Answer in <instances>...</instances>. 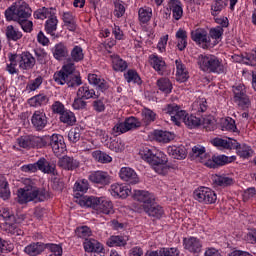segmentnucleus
<instances>
[{"label": "nucleus", "mask_w": 256, "mask_h": 256, "mask_svg": "<svg viewBox=\"0 0 256 256\" xmlns=\"http://www.w3.org/2000/svg\"><path fill=\"white\" fill-rule=\"evenodd\" d=\"M68 139L71 143H77L81 139V128L76 127L69 131Z\"/></svg>", "instance_id": "338daca9"}, {"label": "nucleus", "mask_w": 256, "mask_h": 256, "mask_svg": "<svg viewBox=\"0 0 256 256\" xmlns=\"http://www.w3.org/2000/svg\"><path fill=\"white\" fill-rule=\"evenodd\" d=\"M197 64L204 73H216V75L227 73V66L223 60L213 54H200Z\"/></svg>", "instance_id": "423d86ee"}, {"label": "nucleus", "mask_w": 256, "mask_h": 256, "mask_svg": "<svg viewBox=\"0 0 256 256\" xmlns=\"http://www.w3.org/2000/svg\"><path fill=\"white\" fill-rule=\"evenodd\" d=\"M88 82L90 85H94L99 89V91H107L109 89V83H107V80L103 79V77L97 75V74H88Z\"/></svg>", "instance_id": "5701e85b"}, {"label": "nucleus", "mask_w": 256, "mask_h": 256, "mask_svg": "<svg viewBox=\"0 0 256 256\" xmlns=\"http://www.w3.org/2000/svg\"><path fill=\"white\" fill-rule=\"evenodd\" d=\"M61 123H65V125L73 126L74 123H77V117H75V113L70 110H66L60 116Z\"/></svg>", "instance_id": "8fccbe9b"}, {"label": "nucleus", "mask_w": 256, "mask_h": 256, "mask_svg": "<svg viewBox=\"0 0 256 256\" xmlns=\"http://www.w3.org/2000/svg\"><path fill=\"white\" fill-rule=\"evenodd\" d=\"M109 149L115 153H121V151H125V143L120 139L112 140L109 143Z\"/></svg>", "instance_id": "e2e57ef3"}, {"label": "nucleus", "mask_w": 256, "mask_h": 256, "mask_svg": "<svg viewBox=\"0 0 256 256\" xmlns=\"http://www.w3.org/2000/svg\"><path fill=\"white\" fill-rule=\"evenodd\" d=\"M37 165L38 171L46 173L47 175H57V166L43 157L37 161Z\"/></svg>", "instance_id": "412c9836"}, {"label": "nucleus", "mask_w": 256, "mask_h": 256, "mask_svg": "<svg viewBox=\"0 0 256 256\" xmlns=\"http://www.w3.org/2000/svg\"><path fill=\"white\" fill-rule=\"evenodd\" d=\"M8 58L10 63L7 64L6 66V71L10 73V75H15L17 73V54L9 53Z\"/></svg>", "instance_id": "864d4df0"}, {"label": "nucleus", "mask_w": 256, "mask_h": 256, "mask_svg": "<svg viewBox=\"0 0 256 256\" xmlns=\"http://www.w3.org/2000/svg\"><path fill=\"white\" fill-rule=\"evenodd\" d=\"M176 39L179 51H185V49H187V31L180 28L176 32Z\"/></svg>", "instance_id": "79ce46f5"}, {"label": "nucleus", "mask_w": 256, "mask_h": 256, "mask_svg": "<svg viewBox=\"0 0 256 256\" xmlns=\"http://www.w3.org/2000/svg\"><path fill=\"white\" fill-rule=\"evenodd\" d=\"M192 111H196V113H205V111H207V99L198 98L194 101L192 103Z\"/></svg>", "instance_id": "603ef678"}, {"label": "nucleus", "mask_w": 256, "mask_h": 256, "mask_svg": "<svg viewBox=\"0 0 256 256\" xmlns=\"http://www.w3.org/2000/svg\"><path fill=\"white\" fill-rule=\"evenodd\" d=\"M106 245L108 247H125L127 240L123 236H111L108 238Z\"/></svg>", "instance_id": "09e8293b"}, {"label": "nucleus", "mask_w": 256, "mask_h": 256, "mask_svg": "<svg viewBox=\"0 0 256 256\" xmlns=\"http://www.w3.org/2000/svg\"><path fill=\"white\" fill-rule=\"evenodd\" d=\"M184 123L187 125V127H190V129H194V127H199V125H201V119L187 114Z\"/></svg>", "instance_id": "0e129e2a"}, {"label": "nucleus", "mask_w": 256, "mask_h": 256, "mask_svg": "<svg viewBox=\"0 0 256 256\" xmlns=\"http://www.w3.org/2000/svg\"><path fill=\"white\" fill-rule=\"evenodd\" d=\"M124 125L126 127V131H131L132 129H137L138 127H141V122H139L137 118L131 116L125 119Z\"/></svg>", "instance_id": "680f3d73"}, {"label": "nucleus", "mask_w": 256, "mask_h": 256, "mask_svg": "<svg viewBox=\"0 0 256 256\" xmlns=\"http://www.w3.org/2000/svg\"><path fill=\"white\" fill-rule=\"evenodd\" d=\"M212 182L214 187H229L233 185V178L225 176V175H213Z\"/></svg>", "instance_id": "c9c22d12"}, {"label": "nucleus", "mask_w": 256, "mask_h": 256, "mask_svg": "<svg viewBox=\"0 0 256 256\" xmlns=\"http://www.w3.org/2000/svg\"><path fill=\"white\" fill-rule=\"evenodd\" d=\"M16 59L19 69L22 71H30V69H33L37 63V60L33 57V54L28 51L22 52L21 54H16Z\"/></svg>", "instance_id": "ddd939ff"}, {"label": "nucleus", "mask_w": 256, "mask_h": 256, "mask_svg": "<svg viewBox=\"0 0 256 256\" xmlns=\"http://www.w3.org/2000/svg\"><path fill=\"white\" fill-rule=\"evenodd\" d=\"M191 39L199 45L202 49H212L211 39L209 37V32L203 28H198L191 32Z\"/></svg>", "instance_id": "f8f14e48"}, {"label": "nucleus", "mask_w": 256, "mask_h": 256, "mask_svg": "<svg viewBox=\"0 0 256 256\" xmlns=\"http://www.w3.org/2000/svg\"><path fill=\"white\" fill-rule=\"evenodd\" d=\"M41 85H43V76H37L35 79L28 81L26 91L28 93H33V91H37Z\"/></svg>", "instance_id": "de8ad7c7"}, {"label": "nucleus", "mask_w": 256, "mask_h": 256, "mask_svg": "<svg viewBox=\"0 0 256 256\" xmlns=\"http://www.w3.org/2000/svg\"><path fill=\"white\" fill-rule=\"evenodd\" d=\"M140 157L151 165L152 169L158 175H167L169 166H167V155L155 147H143L139 152Z\"/></svg>", "instance_id": "f03ea898"}, {"label": "nucleus", "mask_w": 256, "mask_h": 256, "mask_svg": "<svg viewBox=\"0 0 256 256\" xmlns=\"http://www.w3.org/2000/svg\"><path fill=\"white\" fill-rule=\"evenodd\" d=\"M233 101L235 104L238 105L239 109H249L251 107V99L247 95V88L243 84H238L233 86Z\"/></svg>", "instance_id": "1a4fd4ad"}, {"label": "nucleus", "mask_w": 256, "mask_h": 256, "mask_svg": "<svg viewBox=\"0 0 256 256\" xmlns=\"http://www.w3.org/2000/svg\"><path fill=\"white\" fill-rule=\"evenodd\" d=\"M205 147L201 145H196L192 148L191 157L193 159H197L202 165L208 167V169H217L218 167H223V165H227L229 163H233L235 161V156H225V155H209L205 153Z\"/></svg>", "instance_id": "7ed1b4c3"}, {"label": "nucleus", "mask_w": 256, "mask_h": 256, "mask_svg": "<svg viewBox=\"0 0 256 256\" xmlns=\"http://www.w3.org/2000/svg\"><path fill=\"white\" fill-rule=\"evenodd\" d=\"M53 79L55 83H57L58 85H65V84L69 85V80L71 79V76H69L63 70H60L54 74Z\"/></svg>", "instance_id": "3c124183"}, {"label": "nucleus", "mask_w": 256, "mask_h": 256, "mask_svg": "<svg viewBox=\"0 0 256 256\" xmlns=\"http://www.w3.org/2000/svg\"><path fill=\"white\" fill-rule=\"evenodd\" d=\"M114 3V15L118 19H121L125 15V3L122 0H113Z\"/></svg>", "instance_id": "4d7b16f0"}, {"label": "nucleus", "mask_w": 256, "mask_h": 256, "mask_svg": "<svg viewBox=\"0 0 256 256\" xmlns=\"http://www.w3.org/2000/svg\"><path fill=\"white\" fill-rule=\"evenodd\" d=\"M119 177L122 181H126V183L130 185H137V183H139L137 172L129 167H122L119 172Z\"/></svg>", "instance_id": "f3484780"}, {"label": "nucleus", "mask_w": 256, "mask_h": 256, "mask_svg": "<svg viewBox=\"0 0 256 256\" xmlns=\"http://www.w3.org/2000/svg\"><path fill=\"white\" fill-rule=\"evenodd\" d=\"M163 113L166 115H170L171 121L175 123V125H181V121L185 123L187 119V111L181 110V107L177 104H167L165 108H163Z\"/></svg>", "instance_id": "9d476101"}, {"label": "nucleus", "mask_w": 256, "mask_h": 256, "mask_svg": "<svg viewBox=\"0 0 256 256\" xmlns=\"http://www.w3.org/2000/svg\"><path fill=\"white\" fill-rule=\"evenodd\" d=\"M79 165H81L79 160L69 156H64L58 161V167L65 171H75V169H79Z\"/></svg>", "instance_id": "6ab92c4d"}, {"label": "nucleus", "mask_w": 256, "mask_h": 256, "mask_svg": "<svg viewBox=\"0 0 256 256\" xmlns=\"http://www.w3.org/2000/svg\"><path fill=\"white\" fill-rule=\"evenodd\" d=\"M149 63L153 69L159 73V75H163L165 73V69L167 67V64H165V60H163V57H159L157 54H151L149 56Z\"/></svg>", "instance_id": "b1692460"}, {"label": "nucleus", "mask_w": 256, "mask_h": 256, "mask_svg": "<svg viewBox=\"0 0 256 256\" xmlns=\"http://www.w3.org/2000/svg\"><path fill=\"white\" fill-rule=\"evenodd\" d=\"M132 197L141 203L140 207L137 208L138 213L144 211L148 217H153V219H161L165 215V210L161 205L155 203V196L148 191L134 190Z\"/></svg>", "instance_id": "f257e3e1"}, {"label": "nucleus", "mask_w": 256, "mask_h": 256, "mask_svg": "<svg viewBox=\"0 0 256 256\" xmlns=\"http://www.w3.org/2000/svg\"><path fill=\"white\" fill-rule=\"evenodd\" d=\"M110 193L113 197H120V199H127L131 195V189L122 184H112L110 186Z\"/></svg>", "instance_id": "4be33fe9"}, {"label": "nucleus", "mask_w": 256, "mask_h": 256, "mask_svg": "<svg viewBox=\"0 0 256 256\" xmlns=\"http://www.w3.org/2000/svg\"><path fill=\"white\" fill-rule=\"evenodd\" d=\"M25 187L18 189V203L24 205L30 201H45L47 199V191L35 186L33 181L26 179Z\"/></svg>", "instance_id": "39448f33"}, {"label": "nucleus", "mask_w": 256, "mask_h": 256, "mask_svg": "<svg viewBox=\"0 0 256 256\" xmlns=\"http://www.w3.org/2000/svg\"><path fill=\"white\" fill-rule=\"evenodd\" d=\"M156 117H157V114H155V112H153V110L145 109L142 112V119H143L144 123H146V125H149V123H153V121H155Z\"/></svg>", "instance_id": "69168bd1"}, {"label": "nucleus", "mask_w": 256, "mask_h": 256, "mask_svg": "<svg viewBox=\"0 0 256 256\" xmlns=\"http://www.w3.org/2000/svg\"><path fill=\"white\" fill-rule=\"evenodd\" d=\"M111 63H112V69L114 71H125L128 67L127 62L121 58V56L114 54L110 55Z\"/></svg>", "instance_id": "e433bc0d"}, {"label": "nucleus", "mask_w": 256, "mask_h": 256, "mask_svg": "<svg viewBox=\"0 0 256 256\" xmlns=\"http://www.w3.org/2000/svg\"><path fill=\"white\" fill-rule=\"evenodd\" d=\"M184 249L189 253L197 254L203 249V242L197 237H187L183 239Z\"/></svg>", "instance_id": "2eb2a0df"}, {"label": "nucleus", "mask_w": 256, "mask_h": 256, "mask_svg": "<svg viewBox=\"0 0 256 256\" xmlns=\"http://www.w3.org/2000/svg\"><path fill=\"white\" fill-rule=\"evenodd\" d=\"M31 123L36 131H42L47 126V114L44 110H36L32 117Z\"/></svg>", "instance_id": "dca6fc26"}, {"label": "nucleus", "mask_w": 256, "mask_h": 256, "mask_svg": "<svg viewBox=\"0 0 256 256\" xmlns=\"http://www.w3.org/2000/svg\"><path fill=\"white\" fill-rule=\"evenodd\" d=\"M52 15H57V10L55 8H45L42 7L34 12V19H49Z\"/></svg>", "instance_id": "58836bf2"}, {"label": "nucleus", "mask_w": 256, "mask_h": 256, "mask_svg": "<svg viewBox=\"0 0 256 256\" xmlns=\"http://www.w3.org/2000/svg\"><path fill=\"white\" fill-rule=\"evenodd\" d=\"M159 256H179V250L177 248H162L159 251Z\"/></svg>", "instance_id": "774afa93"}, {"label": "nucleus", "mask_w": 256, "mask_h": 256, "mask_svg": "<svg viewBox=\"0 0 256 256\" xmlns=\"http://www.w3.org/2000/svg\"><path fill=\"white\" fill-rule=\"evenodd\" d=\"M0 197L7 201L11 197V190L9 189V182L5 176L0 175Z\"/></svg>", "instance_id": "ea45409f"}, {"label": "nucleus", "mask_w": 256, "mask_h": 256, "mask_svg": "<svg viewBox=\"0 0 256 256\" xmlns=\"http://www.w3.org/2000/svg\"><path fill=\"white\" fill-rule=\"evenodd\" d=\"M73 190L78 193H87V191H89V181L82 179L75 182Z\"/></svg>", "instance_id": "052dcab7"}, {"label": "nucleus", "mask_w": 256, "mask_h": 256, "mask_svg": "<svg viewBox=\"0 0 256 256\" xmlns=\"http://www.w3.org/2000/svg\"><path fill=\"white\" fill-rule=\"evenodd\" d=\"M227 3V0H215L211 7L213 17H217V15L227 7Z\"/></svg>", "instance_id": "6e6d98bb"}, {"label": "nucleus", "mask_w": 256, "mask_h": 256, "mask_svg": "<svg viewBox=\"0 0 256 256\" xmlns=\"http://www.w3.org/2000/svg\"><path fill=\"white\" fill-rule=\"evenodd\" d=\"M152 137L154 141H157L158 143H169L175 139V135L173 133L163 130H154L152 132Z\"/></svg>", "instance_id": "c85d7f7f"}, {"label": "nucleus", "mask_w": 256, "mask_h": 256, "mask_svg": "<svg viewBox=\"0 0 256 256\" xmlns=\"http://www.w3.org/2000/svg\"><path fill=\"white\" fill-rule=\"evenodd\" d=\"M124 78L127 81V83H141V77H139V74L137 71L130 69L124 74Z\"/></svg>", "instance_id": "bf43d9fd"}, {"label": "nucleus", "mask_w": 256, "mask_h": 256, "mask_svg": "<svg viewBox=\"0 0 256 256\" xmlns=\"http://www.w3.org/2000/svg\"><path fill=\"white\" fill-rule=\"evenodd\" d=\"M86 253H103V244L95 239H86L83 243Z\"/></svg>", "instance_id": "393cba45"}, {"label": "nucleus", "mask_w": 256, "mask_h": 256, "mask_svg": "<svg viewBox=\"0 0 256 256\" xmlns=\"http://www.w3.org/2000/svg\"><path fill=\"white\" fill-rule=\"evenodd\" d=\"M176 80L180 83H185L189 79V72L185 67V64L181 60H176Z\"/></svg>", "instance_id": "473e14b6"}, {"label": "nucleus", "mask_w": 256, "mask_h": 256, "mask_svg": "<svg viewBox=\"0 0 256 256\" xmlns=\"http://www.w3.org/2000/svg\"><path fill=\"white\" fill-rule=\"evenodd\" d=\"M151 17H153V9L144 6L138 11V19L140 23H149L151 21Z\"/></svg>", "instance_id": "37998d69"}, {"label": "nucleus", "mask_w": 256, "mask_h": 256, "mask_svg": "<svg viewBox=\"0 0 256 256\" xmlns=\"http://www.w3.org/2000/svg\"><path fill=\"white\" fill-rule=\"evenodd\" d=\"M232 149H236V154L241 159H249V157H253V149L247 144H239L236 141V144L233 145Z\"/></svg>", "instance_id": "cd10ccee"}, {"label": "nucleus", "mask_w": 256, "mask_h": 256, "mask_svg": "<svg viewBox=\"0 0 256 256\" xmlns=\"http://www.w3.org/2000/svg\"><path fill=\"white\" fill-rule=\"evenodd\" d=\"M167 9L172 12L175 21H179L183 17V4L179 0H170Z\"/></svg>", "instance_id": "a878e982"}, {"label": "nucleus", "mask_w": 256, "mask_h": 256, "mask_svg": "<svg viewBox=\"0 0 256 256\" xmlns=\"http://www.w3.org/2000/svg\"><path fill=\"white\" fill-rule=\"evenodd\" d=\"M75 203H78L80 207H91L104 215L113 213V202L105 197L83 196L76 193Z\"/></svg>", "instance_id": "20e7f679"}, {"label": "nucleus", "mask_w": 256, "mask_h": 256, "mask_svg": "<svg viewBox=\"0 0 256 256\" xmlns=\"http://www.w3.org/2000/svg\"><path fill=\"white\" fill-rule=\"evenodd\" d=\"M31 7L24 1L15 2L12 6L5 10V17L8 21H21L23 19H29L31 17Z\"/></svg>", "instance_id": "0eeeda50"}, {"label": "nucleus", "mask_w": 256, "mask_h": 256, "mask_svg": "<svg viewBox=\"0 0 256 256\" xmlns=\"http://www.w3.org/2000/svg\"><path fill=\"white\" fill-rule=\"evenodd\" d=\"M76 96L86 100L99 99V92H96L95 89L90 88L89 85L84 84L78 88Z\"/></svg>", "instance_id": "aec40b11"}, {"label": "nucleus", "mask_w": 256, "mask_h": 256, "mask_svg": "<svg viewBox=\"0 0 256 256\" xmlns=\"http://www.w3.org/2000/svg\"><path fill=\"white\" fill-rule=\"evenodd\" d=\"M194 199L199 203L213 205L217 201V194L211 188L200 187L194 191Z\"/></svg>", "instance_id": "9b49d317"}, {"label": "nucleus", "mask_w": 256, "mask_h": 256, "mask_svg": "<svg viewBox=\"0 0 256 256\" xmlns=\"http://www.w3.org/2000/svg\"><path fill=\"white\" fill-rule=\"evenodd\" d=\"M75 235L79 239H85V241H87V238L91 237L92 235L91 228H89L88 226L77 227L75 230Z\"/></svg>", "instance_id": "13d9d810"}, {"label": "nucleus", "mask_w": 256, "mask_h": 256, "mask_svg": "<svg viewBox=\"0 0 256 256\" xmlns=\"http://www.w3.org/2000/svg\"><path fill=\"white\" fill-rule=\"evenodd\" d=\"M49 103V96L44 93L37 94L28 99V105L30 107H43Z\"/></svg>", "instance_id": "72a5a7b5"}, {"label": "nucleus", "mask_w": 256, "mask_h": 256, "mask_svg": "<svg viewBox=\"0 0 256 256\" xmlns=\"http://www.w3.org/2000/svg\"><path fill=\"white\" fill-rule=\"evenodd\" d=\"M92 157L98 163L105 164V163H111V161H113V158L109 154H107L101 150H96V151L92 152Z\"/></svg>", "instance_id": "49530a36"}, {"label": "nucleus", "mask_w": 256, "mask_h": 256, "mask_svg": "<svg viewBox=\"0 0 256 256\" xmlns=\"http://www.w3.org/2000/svg\"><path fill=\"white\" fill-rule=\"evenodd\" d=\"M19 147L23 149H41V137L39 136H22L17 139Z\"/></svg>", "instance_id": "4468645a"}, {"label": "nucleus", "mask_w": 256, "mask_h": 256, "mask_svg": "<svg viewBox=\"0 0 256 256\" xmlns=\"http://www.w3.org/2000/svg\"><path fill=\"white\" fill-rule=\"evenodd\" d=\"M167 153L173 157V159H185L187 157V148L185 146H169L167 148Z\"/></svg>", "instance_id": "7c9ffc66"}, {"label": "nucleus", "mask_w": 256, "mask_h": 256, "mask_svg": "<svg viewBox=\"0 0 256 256\" xmlns=\"http://www.w3.org/2000/svg\"><path fill=\"white\" fill-rule=\"evenodd\" d=\"M88 179L91 183H95L96 185H109L111 176H109V173L105 171L98 170L92 172Z\"/></svg>", "instance_id": "a211bd4d"}, {"label": "nucleus", "mask_w": 256, "mask_h": 256, "mask_svg": "<svg viewBox=\"0 0 256 256\" xmlns=\"http://www.w3.org/2000/svg\"><path fill=\"white\" fill-rule=\"evenodd\" d=\"M57 25H59V20L57 19V14H54L45 23L46 33L53 35L57 31Z\"/></svg>", "instance_id": "c03bdc74"}, {"label": "nucleus", "mask_w": 256, "mask_h": 256, "mask_svg": "<svg viewBox=\"0 0 256 256\" xmlns=\"http://www.w3.org/2000/svg\"><path fill=\"white\" fill-rule=\"evenodd\" d=\"M157 86L159 90L162 91V93H166V95H169V93L173 91V84L168 78H160L157 81Z\"/></svg>", "instance_id": "a18cd8bd"}, {"label": "nucleus", "mask_w": 256, "mask_h": 256, "mask_svg": "<svg viewBox=\"0 0 256 256\" xmlns=\"http://www.w3.org/2000/svg\"><path fill=\"white\" fill-rule=\"evenodd\" d=\"M50 145L53 153L59 157V155H63L66 151L65 138L61 134H53L52 136H42L41 137V148L47 147Z\"/></svg>", "instance_id": "6e6552de"}, {"label": "nucleus", "mask_w": 256, "mask_h": 256, "mask_svg": "<svg viewBox=\"0 0 256 256\" xmlns=\"http://www.w3.org/2000/svg\"><path fill=\"white\" fill-rule=\"evenodd\" d=\"M71 60L74 63H79V61H83L85 59V54L83 53V48L81 46H75L70 53Z\"/></svg>", "instance_id": "5fc2aeb1"}, {"label": "nucleus", "mask_w": 256, "mask_h": 256, "mask_svg": "<svg viewBox=\"0 0 256 256\" xmlns=\"http://www.w3.org/2000/svg\"><path fill=\"white\" fill-rule=\"evenodd\" d=\"M62 21L65 27H67L68 31H76L77 22L75 21V16L72 14V12H63Z\"/></svg>", "instance_id": "4c0bfd02"}, {"label": "nucleus", "mask_w": 256, "mask_h": 256, "mask_svg": "<svg viewBox=\"0 0 256 256\" xmlns=\"http://www.w3.org/2000/svg\"><path fill=\"white\" fill-rule=\"evenodd\" d=\"M6 39L8 41H20L23 39V32L13 25H8L5 30Z\"/></svg>", "instance_id": "f704fd0d"}, {"label": "nucleus", "mask_w": 256, "mask_h": 256, "mask_svg": "<svg viewBox=\"0 0 256 256\" xmlns=\"http://www.w3.org/2000/svg\"><path fill=\"white\" fill-rule=\"evenodd\" d=\"M212 145H214V147H221L222 149H233V146L237 145V140H225L223 138H214L212 140Z\"/></svg>", "instance_id": "a19ab883"}, {"label": "nucleus", "mask_w": 256, "mask_h": 256, "mask_svg": "<svg viewBox=\"0 0 256 256\" xmlns=\"http://www.w3.org/2000/svg\"><path fill=\"white\" fill-rule=\"evenodd\" d=\"M225 30H223V27L217 26L214 28H211L208 33V37H210V45L213 49L216 45H219L221 42V39H223V33Z\"/></svg>", "instance_id": "bb28decb"}, {"label": "nucleus", "mask_w": 256, "mask_h": 256, "mask_svg": "<svg viewBox=\"0 0 256 256\" xmlns=\"http://www.w3.org/2000/svg\"><path fill=\"white\" fill-rule=\"evenodd\" d=\"M52 53L54 59H57V61H63L65 57L69 56V49H67V46L63 44V42H60L52 48Z\"/></svg>", "instance_id": "c756f323"}, {"label": "nucleus", "mask_w": 256, "mask_h": 256, "mask_svg": "<svg viewBox=\"0 0 256 256\" xmlns=\"http://www.w3.org/2000/svg\"><path fill=\"white\" fill-rule=\"evenodd\" d=\"M45 251V245L41 242H33L24 248V253L29 256L41 255Z\"/></svg>", "instance_id": "2f4dec72"}]
</instances>
